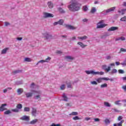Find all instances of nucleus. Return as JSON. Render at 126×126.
<instances>
[{
	"label": "nucleus",
	"instance_id": "nucleus-33",
	"mask_svg": "<svg viewBox=\"0 0 126 126\" xmlns=\"http://www.w3.org/2000/svg\"><path fill=\"white\" fill-rule=\"evenodd\" d=\"M100 87L101 88H105L106 87H108V84H107L106 83H104L102 85H101Z\"/></svg>",
	"mask_w": 126,
	"mask_h": 126
},
{
	"label": "nucleus",
	"instance_id": "nucleus-31",
	"mask_svg": "<svg viewBox=\"0 0 126 126\" xmlns=\"http://www.w3.org/2000/svg\"><path fill=\"white\" fill-rule=\"evenodd\" d=\"M58 9L59 12H61V13H64V10H63L62 7H59L58 8Z\"/></svg>",
	"mask_w": 126,
	"mask_h": 126
},
{
	"label": "nucleus",
	"instance_id": "nucleus-15",
	"mask_svg": "<svg viewBox=\"0 0 126 126\" xmlns=\"http://www.w3.org/2000/svg\"><path fill=\"white\" fill-rule=\"evenodd\" d=\"M77 45H79V46H80L81 48H82V49H84V48H85L86 47H87V45H85L82 42H77Z\"/></svg>",
	"mask_w": 126,
	"mask_h": 126
},
{
	"label": "nucleus",
	"instance_id": "nucleus-28",
	"mask_svg": "<svg viewBox=\"0 0 126 126\" xmlns=\"http://www.w3.org/2000/svg\"><path fill=\"white\" fill-rule=\"evenodd\" d=\"M11 89H12V88H10V87L7 88L6 89H5L3 90V93H6L8 90H11Z\"/></svg>",
	"mask_w": 126,
	"mask_h": 126
},
{
	"label": "nucleus",
	"instance_id": "nucleus-47",
	"mask_svg": "<svg viewBox=\"0 0 126 126\" xmlns=\"http://www.w3.org/2000/svg\"><path fill=\"white\" fill-rule=\"evenodd\" d=\"M11 113V112L10 111V110H7L4 112L5 115H8Z\"/></svg>",
	"mask_w": 126,
	"mask_h": 126
},
{
	"label": "nucleus",
	"instance_id": "nucleus-30",
	"mask_svg": "<svg viewBox=\"0 0 126 126\" xmlns=\"http://www.w3.org/2000/svg\"><path fill=\"white\" fill-rule=\"evenodd\" d=\"M63 98L64 101L67 102L68 98H67V97L66 96V95H65V94H63Z\"/></svg>",
	"mask_w": 126,
	"mask_h": 126
},
{
	"label": "nucleus",
	"instance_id": "nucleus-1",
	"mask_svg": "<svg viewBox=\"0 0 126 126\" xmlns=\"http://www.w3.org/2000/svg\"><path fill=\"white\" fill-rule=\"evenodd\" d=\"M81 4L77 1H74L68 5L67 7L70 11L74 12L80 9Z\"/></svg>",
	"mask_w": 126,
	"mask_h": 126
},
{
	"label": "nucleus",
	"instance_id": "nucleus-62",
	"mask_svg": "<svg viewBox=\"0 0 126 126\" xmlns=\"http://www.w3.org/2000/svg\"><path fill=\"white\" fill-rule=\"evenodd\" d=\"M38 63H45V60H40L38 62Z\"/></svg>",
	"mask_w": 126,
	"mask_h": 126
},
{
	"label": "nucleus",
	"instance_id": "nucleus-36",
	"mask_svg": "<svg viewBox=\"0 0 126 126\" xmlns=\"http://www.w3.org/2000/svg\"><path fill=\"white\" fill-rule=\"evenodd\" d=\"M77 115H78V113L77 112H73L70 114V116H77Z\"/></svg>",
	"mask_w": 126,
	"mask_h": 126
},
{
	"label": "nucleus",
	"instance_id": "nucleus-8",
	"mask_svg": "<svg viewBox=\"0 0 126 126\" xmlns=\"http://www.w3.org/2000/svg\"><path fill=\"white\" fill-rule=\"evenodd\" d=\"M65 27L67 29H69L70 30H75V29L77 28L76 27L70 25H65Z\"/></svg>",
	"mask_w": 126,
	"mask_h": 126
},
{
	"label": "nucleus",
	"instance_id": "nucleus-46",
	"mask_svg": "<svg viewBox=\"0 0 126 126\" xmlns=\"http://www.w3.org/2000/svg\"><path fill=\"white\" fill-rule=\"evenodd\" d=\"M60 88L61 90H64V89H65V85H62Z\"/></svg>",
	"mask_w": 126,
	"mask_h": 126
},
{
	"label": "nucleus",
	"instance_id": "nucleus-32",
	"mask_svg": "<svg viewBox=\"0 0 126 126\" xmlns=\"http://www.w3.org/2000/svg\"><path fill=\"white\" fill-rule=\"evenodd\" d=\"M104 105L105 106V107H111V104L108 102H104Z\"/></svg>",
	"mask_w": 126,
	"mask_h": 126
},
{
	"label": "nucleus",
	"instance_id": "nucleus-20",
	"mask_svg": "<svg viewBox=\"0 0 126 126\" xmlns=\"http://www.w3.org/2000/svg\"><path fill=\"white\" fill-rule=\"evenodd\" d=\"M23 89L22 88H19L17 90V92L18 93V95H21V94H22L23 93Z\"/></svg>",
	"mask_w": 126,
	"mask_h": 126
},
{
	"label": "nucleus",
	"instance_id": "nucleus-41",
	"mask_svg": "<svg viewBox=\"0 0 126 126\" xmlns=\"http://www.w3.org/2000/svg\"><path fill=\"white\" fill-rule=\"evenodd\" d=\"M104 122H105L106 125H109V124H110V120L108 119H105Z\"/></svg>",
	"mask_w": 126,
	"mask_h": 126
},
{
	"label": "nucleus",
	"instance_id": "nucleus-25",
	"mask_svg": "<svg viewBox=\"0 0 126 126\" xmlns=\"http://www.w3.org/2000/svg\"><path fill=\"white\" fill-rule=\"evenodd\" d=\"M118 70L116 69H113L110 72V74H114V73H117Z\"/></svg>",
	"mask_w": 126,
	"mask_h": 126
},
{
	"label": "nucleus",
	"instance_id": "nucleus-61",
	"mask_svg": "<svg viewBox=\"0 0 126 126\" xmlns=\"http://www.w3.org/2000/svg\"><path fill=\"white\" fill-rule=\"evenodd\" d=\"M35 86V84L32 83L31 85V88H34V86Z\"/></svg>",
	"mask_w": 126,
	"mask_h": 126
},
{
	"label": "nucleus",
	"instance_id": "nucleus-56",
	"mask_svg": "<svg viewBox=\"0 0 126 126\" xmlns=\"http://www.w3.org/2000/svg\"><path fill=\"white\" fill-rule=\"evenodd\" d=\"M122 89L125 91H126V85L122 86Z\"/></svg>",
	"mask_w": 126,
	"mask_h": 126
},
{
	"label": "nucleus",
	"instance_id": "nucleus-21",
	"mask_svg": "<svg viewBox=\"0 0 126 126\" xmlns=\"http://www.w3.org/2000/svg\"><path fill=\"white\" fill-rule=\"evenodd\" d=\"M27 98H30L33 96V93H27L25 94Z\"/></svg>",
	"mask_w": 126,
	"mask_h": 126
},
{
	"label": "nucleus",
	"instance_id": "nucleus-64",
	"mask_svg": "<svg viewBox=\"0 0 126 126\" xmlns=\"http://www.w3.org/2000/svg\"><path fill=\"white\" fill-rule=\"evenodd\" d=\"M17 40H18V41H21L22 40V37H17Z\"/></svg>",
	"mask_w": 126,
	"mask_h": 126
},
{
	"label": "nucleus",
	"instance_id": "nucleus-12",
	"mask_svg": "<svg viewBox=\"0 0 126 126\" xmlns=\"http://www.w3.org/2000/svg\"><path fill=\"white\" fill-rule=\"evenodd\" d=\"M118 29L119 27H111L108 30V31L111 32V31H116V30H118Z\"/></svg>",
	"mask_w": 126,
	"mask_h": 126
},
{
	"label": "nucleus",
	"instance_id": "nucleus-59",
	"mask_svg": "<svg viewBox=\"0 0 126 126\" xmlns=\"http://www.w3.org/2000/svg\"><path fill=\"white\" fill-rule=\"evenodd\" d=\"M34 98L35 99H39V98H40V95H36L34 97Z\"/></svg>",
	"mask_w": 126,
	"mask_h": 126
},
{
	"label": "nucleus",
	"instance_id": "nucleus-43",
	"mask_svg": "<svg viewBox=\"0 0 126 126\" xmlns=\"http://www.w3.org/2000/svg\"><path fill=\"white\" fill-rule=\"evenodd\" d=\"M83 10H84V11H87L88 10V7L86 6H84L83 7Z\"/></svg>",
	"mask_w": 126,
	"mask_h": 126
},
{
	"label": "nucleus",
	"instance_id": "nucleus-6",
	"mask_svg": "<svg viewBox=\"0 0 126 126\" xmlns=\"http://www.w3.org/2000/svg\"><path fill=\"white\" fill-rule=\"evenodd\" d=\"M20 120L25 121V122H29L30 121V116H27L26 115L23 116L20 118Z\"/></svg>",
	"mask_w": 126,
	"mask_h": 126
},
{
	"label": "nucleus",
	"instance_id": "nucleus-58",
	"mask_svg": "<svg viewBox=\"0 0 126 126\" xmlns=\"http://www.w3.org/2000/svg\"><path fill=\"white\" fill-rule=\"evenodd\" d=\"M85 120L86 121H89L90 120H91V118H89V117H86V118H85Z\"/></svg>",
	"mask_w": 126,
	"mask_h": 126
},
{
	"label": "nucleus",
	"instance_id": "nucleus-4",
	"mask_svg": "<svg viewBox=\"0 0 126 126\" xmlns=\"http://www.w3.org/2000/svg\"><path fill=\"white\" fill-rule=\"evenodd\" d=\"M16 109H12V112H14V113H18L19 112V109H22V104L19 103L17 105Z\"/></svg>",
	"mask_w": 126,
	"mask_h": 126
},
{
	"label": "nucleus",
	"instance_id": "nucleus-9",
	"mask_svg": "<svg viewBox=\"0 0 126 126\" xmlns=\"http://www.w3.org/2000/svg\"><path fill=\"white\" fill-rule=\"evenodd\" d=\"M85 72L87 73V74H92L93 75H96V72L94 70H86Z\"/></svg>",
	"mask_w": 126,
	"mask_h": 126
},
{
	"label": "nucleus",
	"instance_id": "nucleus-5",
	"mask_svg": "<svg viewBox=\"0 0 126 126\" xmlns=\"http://www.w3.org/2000/svg\"><path fill=\"white\" fill-rule=\"evenodd\" d=\"M101 68L104 69L106 72H109L111 70V66H109L107 68V65L104 64L101 66Z\"/></svg>",
	"mask_w": 126,
	"mask_h": 126
},
{
	"label": "nucleus",
	"instance_id": "nucleus-22",
	"mask_svg": "<svg viewBox=\"0 0 126 126\" xmlns=\"http://www.w3.org/2000/svg\"><path fill=\"white\" fill-rule=\"evenodd\" d=\"M123 123H124V120L121 121L119 123L114 124V126H122Z\"/></svg>",
	"mask_w": 126,
	"mask_h": 126
},
{
	"label": "nucleus",
	"instance_id": "nucleus-52",
	"mask_svg": "<svg viewBox=\"0 0 126 126\" xmlns=\"http://www.w3.org/2000/svg\"><path fill=\"white\" fill-rule=\"evenodd\" d=\"M50 126H61L60 124H55V123H53Z\"/></svg>",
	"mask_w": 126,
	"mask_h": 126
},
{
	"label": "nucleus",
	"instance_id": "nucleus-10",
	"mask_svg": "<svg viewBox=\"0 0 126 126\" xmlns=\"http://www.w3.org/2000/svg\"><path fill=\"white\" fill-rule=\"evenodd\" d=\"M7 104L6 103L2 104L1 106L0 107V112H3V111L6 110V108L4 107Z\"/></svg>",
	"mask_w": 126,
	"mask_h": 126
},
{
	"label": "nucleus",
	"instance_id": "nucleus-45",
	"mask_svg": "<svg viewBox=\"0 0 126 126\" xmlns=\"http://www.w3.org/2000/svg\"><path fill=\"white\" fill-rule=\"evenodd\" d=\"M108 80H110V81H114V78H109L108 77H105V81H108Z\"/></svg>",
	"mask_w": 126,
	"mask_h": 126
},
{
	"label": "nucleus",
	"instance_id": "nucleus-2",
	"mask_svg": "<svg viewBox=\"0 0 126 126\" xmlns=\"http://www.w3.org/2000/svg\"><path fill=\"white\" fill-rule=\"evenodd\" d=\"M42 35L45 39L47 41H51L53 39V35L49 32H45L42 33Z\"/></svg>",
	"mask_w": 126,
	"mask_h": 126
},
{
	"label": "nucleus",
	"instance_id": "nucleus-49",
	"mask_svg": "<svg viewBox=\"0 0 126 126\" xmlns=\"http://www.w3.org/2000/svg\"><path fill=\"white\" fill-rule=\"evenodd\" d=\"M120 21H126V16H124L120 19Z\"/></svg>",
	"mask_w": 126,
	"mask_h": 126
},
{
	"label": "nucleus",
	"instance_id": "nucleus-51",
	"mask_svg": "<svg viewBox=\"0 0 126 126\" xmlns=\"http://www.w3.org/2000/svg\"><path fill=\"white\" fill-rule=\"evenodd\" d=\"M120 40H121V41H125L126 40V37L121 36L120 37Z\"/></svg>",
	"mask_w": 126,
	"mask_h": 126
},
{
	"label": "nucleus",
	"instance_id": "nucleus-44",
	"mask_svg": "<svg viewBox=\"0 0 126 126\" xmlns=\"http://www.w3.org/2000/svg\"><path fill=\"white\" fill-rule=\"evenodd\" d=\"M91 84H92V85H97L98 83H97V82L94 81L91 82Z\"/></svg>",
	"mask_w": 126,
	"mask_h": 126
},
{
	"label": "nucleus",
	"instance_id": "nucleus-60",
	"mask_svg": "<svg viewBox=\"0 0 126 126\" xmlns=\"http://www.w3.org/2000/svg\"><path fill=\"white\" fill-rule=\"evenodd\" d=\"M95 122H100V119L98 118H95L94 119Z\"/></svg>",
	"mask_w": 126,
	"mask_h": 126
},
{
	"label": "nucleus",
	"instance_id": "nucleus-24",
	"mask_svg": "<svg viewBox=\"0 0 126 126\" xmlns=\"http://www.w3.org/2000/svg\"><path fill=\"white\" fill-rule=\"evenodd\" d=\"M38 122V120L37 119H34L32 121L30 124V125H35V124H36V123H37Z\"/></svg>",
	"mask_w": 126,
	"mask_h": 126
},
{
	"label": "nucleus",
	"instance_id": "nucleus-35",
	"mask_svg": "<svg viewBox=\"0 0 126 126\" xmlns=\"http://www.w3.org/2000/svg\"><path fill=\"white\" fill-rule=\"evenodd\" d=\"M24 111L25 112H30V108L27 107H25L24 108Z\"/></svg>",
	"mask_w": 126,
	"mask_h": 126
},
{
	"label": "nucleus",
	"instance_id": "nucleus-16",
	"mask_svg": "<svg viewBox=\"0 0 126 126\" xmlns=\"http://www.w3.org/2000/svg\"><path fill=\"white\" fill-rule=\"evenodd\" d=\"M47 5L49 8H53L54 7V4H53V2L52 1H48L47 2Z\"/></svg>",
	"mask_w": 126,
	"mask_h": 126
},
{
	"label": "nucleus",
	"instance_id": "nucleus-7",
	"mask_svg": "<svg viewBox=\"0 0 126 126\" xmlns=\"http://www.w3.org/2000/svg\"><path fill=\"white\" fill-rule=\"evenodd\" d=\"M44 17L45 18H48L50 17H54V15L53 14H51L50 13H44Z\"/></svg>",
	"mask_w": 126,
	"mask_h": 126
},
{
	"label": "nucleus",
	"instance_id": "nucleus-26",
	"mask_svg": "<svg viewBox=\"0 0 126 126\" xmlns=\"http://www.w3.org/2000/svg\"><path fill=\"white\" fill-rule=\"evenodd\" d=\"M24 62H27L28 63H30V62H32V59L29 58H26L24 59Z\"/></svg>",
	"mask_w": 126,
	"mask_h": 126
},
{
	"label": "nucleus",
	"instance_id": "nucleus-14",
	"mask_svg": "<svg viewBox=\"0 0 126 126\" xmlns=\"http://www.w3.org/2000/svg\"><path fill=\"white\" fill-rule=\"evenodd\" d=\"M32 116H34V117H36V114H37V109H36V108L34 107H32Z\"/></svg>",
	"mask_w": 126,
	"mask_h": 126
},
{
	"label": "nucleus",
	"instance_id": "nucleus-48",
	"mask_svg": "<svg viewBox=\"0 0 126 126\" xmlns=\"http://www.w3.org/2000/svg\"><path fill=\"white\" fill-rule=\"evenodd\" d=\"M118 72L119 73H121L122 74L125 73V71H124V70H123V69H119L118 70Z\"/></svg>",
	"mask_w": 126,
	"mask_h": 126
},
{
	"label": "nucleus",
	"instance_id": "nucleus-53",
	"mask_svg": "<svg viewBox=\"0 0 126 126\" xmlns=\"http://www.w3.org/2000/svg\"><path fill=\"white\" fill-rule=\"evenodd\" d=\"M4 25L5 26H8V25H10V24L7 22H5Z\"/></svg>",
	"mask_w": 126,
	"mask_h": 126
},
{
	"label": "nucleus",
	"instance_id": "nucleus-63",
	"mask_svg": "<svg viewBox=\"0 0 126 126\" xmlns=\"http://www.w3.org/2000/svg\"><path fill=\"white\" fill-rule=\"evenodd\" d=\"M61 37L62 38H64V39H66V38H67V36H66L65 35H61Z\"/></svg>",
	"mask_w": 126,
	"mask_h": 126
},
{
	"label": "nucleus",
	"instance_id": "nucleus-11",
	"mask_svg": "<svg viewBox=\"0 0 126 126\" xmlns=\"http://www.w3.org/2000/svg\"><path fill=\"white\" fill-rule=\"evenodd\" d=\"M65 60H67L69 62H71V61H73L74 60V57L71 56H65Z\"/></svg>",
	"mask_w": 126,
	"mask_h": 126
},
{
	"label": "nucleus",
	"instance_id": "nucleus-23",
	"mask_svg": "<svg viewBox=\"0 0 126 126\" xmlns=\"http://www.w3.org/2000/svg\"><path fill=\"white\" fill-rule=\"evenodd\" d=\"M20 72H22V70H16L12 72L13 74H16L17 73H20Z\"/></svg>",
	"mask_w": 126,
	"mask_h": 126
},
{
	"label": "nucleus",
	"instance_id": "nucleus-55",
	"mask_svg": "<svg viewBox=\"0 0 126 126\" xmlns=\"http://www.w3.org/2000/svg\"><path fill=\"white\" fill-rule=\"evenodd\" d=\"M106 59V60H111V59H112V57H111V56H107Z\"/></svg>",
	"mask_w": 126,
	"mask_h": 126
},
{
	"label": "nucleus",
	"instance_id": "nucleus-57",
	"mask_svg": "<svg viewBox=\"0 0 126 126\" xmlns=\"http://www.w3.org/2000/svg\"><path fill=\"white\" fill-rule=\"evenodd\" d=\"M122 119H123V116H120L118 118V121H121V120H122Z\"/></svg>",
	"mask_w": 126,
	"mask_h": 126
},
{
	"label": "nucleus",
	"instance_id": "nucleus-42",
	"mask_svg": "<svg viewBox=\"0 0 126 126\" xmlns=\"http://www.w3.org/2000/svg\"><path fill=\"white\" fill-rule=\"evenodd\" d=\"M126 9H123L121 10V15H124L126 13Z\"/></svg>",
	"mask_w": 126,
	"mask_h": 126
},
{
	"label": "nucleus",
	"instance_id": "nucleus-29",
	"mask_svg": "<svg viewBox=\"0 0 126 126\" xmlns=\"http://www.w3.org/2000/svg\"><path fill=\"white\" fill-rule=\"evenodd\" d=\"M66 84L68 88H72V86H71V83L70 82H66Z\"/></svg>",
	"mask_w": 126,
	"mask_h": 126
},
{
	"label": "nucleus",
	"instance_id": "nucleus-17",
	"mask_svg": "<svg viewBox=\"0 0 126 126\" xmlns=\"http://www.w3.org/2000/svg\"><path fill=\"white\" fill-rule=\"evenodd\" d=\"M102 80H105L106 81V77L98 78L96 79V81H97V82H98V83H101V82H102Z\"/></svg>",
	"mask_w": 126,
	"mask_h": 126
},
{
	"label": "nucleus",
	"instance_id": "nucleus-27",
	"mask_svg": "<svg viewBox=\"0 0 126 126\" xmlns=\"http://www.w3.org/2000/svg\"><path fill=\"white\" fill-rule=\"evenodd\" d=\"M104 75V72H95V75Z\"/></svg>",
	"mask_w": 126,
	"mask_h": 126
},
{
	"label": "nucleus",
	"instance_id": "nucleus-18",
	"mask_svg": "<svg viewBox=\"0 0 126 126\" xmlns=\"http://www.w3.org/2000/svg\"><path fill=\"white\" fill-rule=\"evenodd\" d=\"M8 50H9V48H4V49L2 50V51L1 52V54L4 55V54H6V52H7V51H8Z\"/></svg>",
	"mask_w": 126,
	"mask_h": 126
},
{
	"label": "nucleus",
	"instance_id": "nucleus-54",
	"mask_svg": "<svg viewBox=\"0 0 126 126\" xmlns=\"http://www.w3.org/2000/svg\"><path fill=\"white\" fill-rule=\"evenodd\" d=\"M56 53H57L58 55H61V54H63V52L61 51H57Z\"/></svg>",
	"mask_w": 126,
	"mask_h": 126
},
{
	"label": "nucleus",
	"instance_id": "nucleus-50",
	"mask_svg": "<svg viewBox=\"0 0 126 126\" xmlns=\"http://www.w3.org/2000/svg\"><path fill=\"white\" fill-rule=\"evenodd\" d=\"M120 102H121L120 100H118L115 102V104H116V105H121V103H120Z\"/></svg>",
	"mask_w": 126,
	"mask_h": 126
},
{
	"label": "nucleus",
	"instance_id": "nucleus-19",
	"mask_svg": "<svg viewBox=\"0 0 126 126\" xmlns=\"http://www.w3.org/2000/svg\"><path fill=\"white\" fill-rule=\"evenodd\" d=\"M79 40H81L82 41H83V40H86L88 37L86 35H84V36H79L77 37Z\"/></svg>",
	"mask_w": 126,
	"mask_h": 126
},
{
	"label": "nucleus",
	"instance_id": "nucleus-40",
	"mask_svg": "<svg viewBox=\"0 0 126 126\" xmlns=\"http://www.w3.org/2000/svg\"><path fill=\"white\" fill-rule=\"evenodd\" d=\"M74 121H77V120H81V118H79L78 116H75L73 118Z\"/></svg>",
	"mask_w": 126,
	"mask_h": 126
},
{
	"label": "nucleus",
	"instance_id": "nucleus-38",
	"mask_svg": "<svg viewBox=\"0 0 126 126\" xmlns=\"http://www.w3.org/2000/svg\"><path fill=\"white\" fill-rule=\"evenodd\" d=\"M122 52H126V49L124 48H121L120 51L119 52V54H121Z\"/></svg>",
	"mask_w": 126,
	"mask_h": 126
},
{
	"label": "nucleus",
	"instance_id": "nucleus-3",
	"mask_svg": "<svg viewBox=\"0 0 126 126\" xmlns=\"http://www.w3.org/2000/svg\"><path fill=\"white\" fill-rule=\"evenodd\" d=\"M104 22L105 21L104 20H101L100 21H99L97 24L96 28L97 29H100L101 28H104V27H106V26H107V24H103Z\"/></svg>",
	"mask_w": 126,
	"mask_h": 126
},
{
	"label": "nucleus",
	"instance_id": "nucleus-39",
	"mask_svg": "<svg viewBox=\"0 0 126 126\" xmlns=\"http://www.w3.org/2000/svg\"><path fill=\"white\" fill-rule=\"evenodd\" d=\"M51 57H48L47 58H46L45 59V60H44V61H45V63H49V62H50V61H51Z\"/></svg>",
	"mask_w": 126,
	"mask_h": 126
},
{
	"label": "nucleus",
	"instance_id": "nucleus-13",
	"mask_svg": "<svg viewBox=\"0 0 126 126\" xmlns=\"http://www.w3.org/2000/svg\"><path fill=\"white\" fill-rule=\"evenodd\" d=\"M115 9H116V7H111L109 9L106 10L105 12H106V13H109L110 12H112V11H114Z\"/></svg>",
	"mask_w": 126,
	"mask_h": 126
},
{
	"label": "nucleus",
	"instance_id": "nucleus-34",
	"mask_svg": "<svg viewBox=\"0 0 126 126\" xmlns=\"http://www.w3.org/2000/svg\"><path fill=\"white\" fill-rule=\"evenodd\" d=\"M58 22H59V25H63V22H64V21H63V20L61 19L60 20H59L58 21Z\"/></svg>",
	"mask_w": 126,
	"mask_h": 126
},
{
	"label": "nucleus",
	"instance_id": "nucleus-37",
	"mask_svg": "<svg viewBox=\"0 0 126 126\" xmlns=\"http://www.w3.org/2000/svg\"><path fill=\"white\" fill-rule=\"evenodd\" d=\"M91 13H95L96 12V8L95 7H93L91 11Z\"/></svg>",
	"mask_w": 126,
	"mask_h": 126
}]
</instances>
